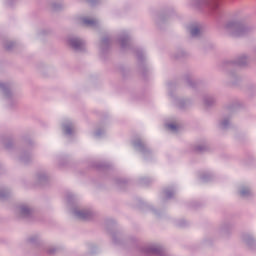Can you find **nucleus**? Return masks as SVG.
Masks as SVG:
<instances>
[{
	"label": "nucleus",
	"instance_id": "2",
	"mask_svg": "<svg viewBox=\"0 0 256 256\" xmlns=\"http://www.w3.org/2000/svg\"><path fill=\"white\" fill-rule=\"evenodd\" d=\"M168 129H170V131H177V125L176 124H168Z\"/></svg>",
	"mask_w": 256,
	"mask_h": 256
},
{
	"label": "nucleus",
	"instance_id": "6",
	"mask_svg": "<svg viewBox=\"0 0 256 256\" xmlns=\"http://www.w3.org/2000/svg\"><path fill=\"white\" fill-rule=\"evenodd\" d=\"M72 45H73V47H77V44H75V43H73Z\"/></svg>",
	"mask_w": 256,
	"mask_h": 256
},
{
	"label": "nucleus",
	"instance_id": "4",
	"mask_svg": "<svg viewBox=\"0 0 256 256\" xmlns=\"http://www.w3.org/2000/svg\"><path fill=\"white\" fill-rule=\"evenodd\" d=\"M84 23H86V25H93L92 20H84Z\"/></svg>",
	"mask_w": 256,
	"mask_h": 256
},
{
	"label": "nucleus",
	"instance_id": "3",
	"mask_svg": "<svg viewBox=\"0 0 256 256\" xmlns=\"http://www.w3.org/2000/svg\"><path fill=\"white\" fill-rule=\"evenodd\" d=\"M243 31H245V29L239 28V29L236 31V35H241V33H243Z\"/></svg>",
	"mask_w": 256,
	"mask_h": 256
},
{
	"label": "nucleus",
	"instance_id": "1",
	"mask_svg": "<svg viewBox=\"0 0 256 256\" xmlns=\"http://www.w3.org/2000/svg\"><path fill=\"white\" fill-rule=\"evenodd\" d=\"M191 35H193V37H195L196 35H199V28L198 27L192 28Z\"/></svg>",
	"mask_w": 256,
	"mask_h": 256
},
{
	"label": "nucleus",
	"instance_id": "5",
	"mask_svg": "<svg viewBox=\"0 0 256 256\" xmlns=\"http://www.w3.org/2000/svg\"><path fill=\"white\" fill-rule=\"evenodd\" d=\"M245 193H246L245 190H242L241 195H245Z\"/></svg>",
	"mask_w": 256,
	"mask_h": 256
}]
</instances>
